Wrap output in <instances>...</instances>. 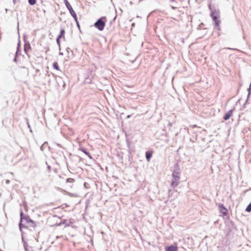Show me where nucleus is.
<instances>
[{
  "instance_id": "nucleus-6",
  "label": "nucleus",
  "mask_w": 251,
  "mask_h": 251,
  "mask_svg": "<svg viewBox=\"0 0 251 251\" xmlns=\"http://www.w3.org/2000/svg\"><path fill=\"white\" fill-rule=\"evenodd\" d=\"M56 189L57 190H58V191H60L61 192H62V193H63L64 194L68 195L70 197H78V195L77 194L71 193L68 192V191H67L65 190H63L60 188L56 187Z\"/></svg>"
},
{
  "instance_id": "nucleus-1",
  "label": "nucleus",
  "mask_w": 251,
  "mask_h": 251,
  "mask_svg": "<svg viewBox=\"0 0 251 251\" xmlns=\"http://www.w3.org/2000/svg\"><path fill=\"white\" fill-rule=\"evenodd\" d=\"M21 222L20 223V228H27L28 227L33 226L35 225L33 221L31 220L28 216L24 215L23 212L21 214Z\"/></svg>"
},
{
  "instance_id": "nucleus-13",
  "label": "nucleus",
  "mask_w": 251,
  "mask_h": 251,
  "mask_svg": "<svg viewBox=\"0 0 251 251\" xmlns=\"http://www.w3.org/2000/svg\"><path fill=\"white\" fill-rule=\"evenodd\" d=\"M30 50V47L29 45L25 46V51L26 54H27L28 52Z\"/></svg>"
},
{
  "instance_id": "nucleus-7",
  "label": "nucleus",
  "mask_w": 251,
  "mask_h": 251,
  "mask_svg": "<svg viewBox=\"0 0 251 251\" xmlns=\"http://www.w3.org/2000/svg\"><path fill=\"white\" fill-rule=\"evenodd\" d=\"M219 210H220V212L222 213L223 215H224V216L227 215V210L223 204H219Z\"/></svg>"
},
{
  "instance_id": "nucleus-3",
  "label": "nucleus",
  "mask_w": 251,
  "mask_h": 251,
  "mask_svg": "<svg viewBox=\"0 0 251 251\" xmlns=\"http://www.w3.org/2000/svg\"><path fill=\"white\" fill-rule=\"evenodd\" d=\"M210 16L212 18L213 21L214 22L215 25L217 27L218 30H220L221 28L220 25L221 21L220 20V12L219 11H212L210 14Z\"/></svg>"
},
{
  "instance_id": "nucleus-9",
  "label": "nucleus",
  "mask_w": 251,
  "mask_h": 251,
  "mask_svg": "<svg viewBox=\"0 0 251 251\" xmlns=\"http://www.w3.org/2000/svg\"><path fill=\"white\" fill-rule=\"evenodd\" d=\"M72 16L74 18L75 22H76V24L78 27H79V24L78 21L77 17L76 15V14L75 12L74 11V10L71 12H70Z\"/></svg>"
},
{
  "instance_id": "nucleus-19",
  "label": "nucleus",
  "mask_w": 251,
  "mask_h": 251,
  "mask_svg": "<svg viewBox=\"0 0 251 251\" xmlns=\"http://www.w3.org/2000/svg\"><path fill=\"white\" fill-rule=\"evenodd\" d=\"M67 9H68V10L70 12L74 10V9L71 5L69 7H67Z\"/></svg>"
},
{
  "instance_id": "nucleus-12",
  "label": "nucleus",
  "mask_w": 251,
  "mask_h": 251,
  "mask_svg": "<svg viewBox=\"0 0 251 251\" xmlns=\"http://www.w3.org/2000/svg\"><path fill=\"white\" fill-rule=\"evenodd\" d=\"M80 151L85 153L86 155H87L90 158H92V156L90 155V153L89 152L87 151L84 149H80Z\"/></svg>"
},
{
  "instance_id": "nucleus-14",
  "label": "nucleus",
  "mask_w": 251,
  "mask_h": 251,
  "mask_svg": "<svg viewBox=\"0 0 251 251\" xmlns=\"http://www.w3.org/2000/svg\"><path fill=\"white\" fill-rule=\"evenodd\" d=\"M53 67L54 69H55L56 70H59V66L58 65V63L57 62H54L53 64Z\"/></svg>"
},
{
  "instance_id": "nucleus-16",
  "label": "nucleus",
  "mask_w": 251,
  "mask_h": 251,
  "mask_svg": "<svg viewBox=\"0 0 251 251\" xmlns=\"http://www.w3.org/2000/svg\"><path fill=\"white\" fill-rule=\"evenodd\" d=\"M67 182L70 183H73L75 182V179L74 178H69L67 179Z\"/></svg>"
},
{
  "instance_id": "nucleus-5",
  "label": "nucleus",
  "mask_w": 251,
  "mask_h": 251,
  "mask_svg": "<svg viewBox=\"0 0 251 251\" xmlns=\"http://www.w3.org/2000/svg\"><path fill=\"white\" fill-rule=\"evenodd\" d=\"M65 30L64 29H62L60 30V34L58 36L56 42L58 46H60V39H63V40L65 39Z\"/></svg>"
},
{
  "instance_id": "nucleus-2",
  "label": "nucleus",
  "mask_w": 251,
  "mask_h": 251,
  "mask_svg": "<svg viewBox=\"0 0 251 251\" xmlns=\"http://www.w3.org/2000/svg\"><path fill=\"white\" fill-rule=\"evenodd\" d=\"M172 177L171 185L172 187L175 188L180 182V172L178 170L174 171L172 174Z\"/></svg>"
},
{
  "instance_id": "nucleus-20",
  "label": "nucleus",
  "mask_w": 251,
  "mask_h": 251,
  "mask_svg": "<svg viewBox=\"0 0 251 251\" xmlns=\"http://www.w3.org/2000/svg\"><path fill=\"white\" fill-rule=\"evenodd\" d=\"M67 9H68V10L70 12L74 10V9L71 5L69 7H67Z\"/></svg>"
},
{
  "instance_id": "nucleus-18",
  "label": "nucleus",
  "mask_w": 251,
  "mask_h": 251,
  "mask_svg": "<svg viewBox=\"0 0 251 251\" xmlns=\"http://www.w3.org/2000/svg\"><path fill=\"white\" fill-rule=\"evenodd\" d=\"M67 9H68V10L70 12L74 10V9L71 5L69 7H67Z\"/></svg>"
},
{
  "instance_id": "nucleus-11",
  "label": "nucleus",
  "mask_w": 251,
  "mask_h": 251,
  "mask_svg": "<svg viewBox=\"0 0 251 251\" xmlns=\"http://www.w3.org/2000/svg\"><path fill=\"white\" fill-rule=\"evenodd\" d=\"M152 155V151H147L146 152V157L147 161L149 162L150 161Z\"/></svg>"
},
{
  "instance_id": "nucleus-10",
  "label": "nucleus",
  "mask_w": 251,
  "mask_h": 251,
  "mask_svg": "<svg viewBox=\"0 0 251 251\" xmlns=\"http://www.w3.org/2000/svg\"><path fill=\"white\" fill-rule=\"evenodd\" d=\"M233 111V110H230L227 113L225 114V116H224V119L225 121L227 120L231 117V116L232 115Z\"/></svg>"
},
{
  "instance_id": "nucleus-8",
  "label": "nucleus",
  "mask_w": 251,
  "mask_h": 251,
  "mask_svg": "<svg viewBox=\"0 0 251 251\" xmlns=\"http://www.w3.org/2000/svg\"><path fill=\"white\" fill-rule=\"evenodd\" d=\"M165 251H177L178 248L176 246H167L165 248Z\"/></svg>"
},
{
  "instance_id": "nucleus-4",
  "label": "nucleus",
  "mask_w": 251,
  "mask_h": 251,
  "mask_svg": "<svg viewBox=\"0 0 251 251\" xmlns=\"http://www.w3.org/2000/svg\"><path fill=\"white\" fill-rule=\"evenodd\" d=\"M106 19L105 17H102L99 19L94 24V26L100 31L104 29L105 26Z\"/></svg>"
},
{
  "instance_id": "nucleus-17",
  "label": "nucleus",
  "mask_w": 251,
  "mask_h": 251,
  "mask_svg": "<svg viewBox=\"0 0 251 251\" xmlns=\"http://www.w3.org/2000/svg\"><path fill=\"white\" fill-rule=\"evenodd\" d=\"M65 5H66V6L67 8V7H70V6H71V4H70V3L68 1V0H65Z\"/></svg>"
},
{
  "instance_id": "nucleus-15",
  "label": "nucleus",
  "mask_w": 251,
  "mask_h": 251,
  "mask_svg": "<svg viewBox=\"0 0 251 251\" xmlns=\"http://www.w3.org/2000/svg\"><path fill=\"white\" fill-rule=\"evenodd\" d=\"M28 2L30 5H33L35 4L36 0H28Z\"/></svg>"
}]
</instances>
